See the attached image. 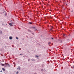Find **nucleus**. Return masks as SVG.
I'll return each instance as SVG.
<instances>
[{
  "label": "nucleus",
  "mask_w": 74,
  "mask_h": 74,
  "mask_svg": "<svg viewBox=\"0 0 74 74\" xmlns=\"http://www.w3.org/2000/svg\"><path fill=\"white\" fill-rule=\"evenodd\" d=\"M9 25H10V26H12V23H9Z\"/></svg>",
  "instance_id": "3"
},
{
  "label": "nucleus",
  "mask_w": 74,
  "mask_h": 74,
  "mask_svg": "<svg viewBox=\"0 0 74 74\" xmlns=\"http://www.w3.org/2000/svg\"><path fill=\"white\" fill-rule=\"evenodd\" d=\"M29 24H32V23L30 22H29Z\"/></svg>",
  "instance_id": "6"
},
{
  "label": "nucleus",
  "mask_w": 74,
  "mask_h": 74,
  "mask_svg": "<svg viewBox=\"0 0 74 74\" xmlns=\"http://www.w3.org/2000/svg\"><path fill=\"white\" fill-rule=\"evenodd\" d=\"M12 37L11 36H10L9 37V39H10V40H12Z\"/></svg>",
  "instance_id": "1"
},
{
  "label": "nucleus",
  "mask_w": 74,
  "mask_h": 74,
  "mask_svg": "<svg viewBox=\"0 0 74 74\" xmlns=\"http://www.w3.org/2000/svg\"><path fill=\"white\" fill-rule=\"evenodd\" d=\"M23 55L22 54H20V55Z\"/></svg>",
  "instance_id": "16"
},
{
  "label": "nucleus",
  "mask_w": 74,
  "mask_h": 74,
  "mask_svg": "<svg viewBox=\"0 0 74 74\" xmlns=\"http://www.w3.org/2000/svg\"><path fill=\"white\" fill-rule=\"evenodd\" d=\"M5 64H6V65H9V64H6V63H5Z\"/></svg>",
  "instance_id": "9"
},
{
  "label": "nucleus",
  "mask_w": 74,
  "mask_h": 74,
  "mask_svg": "<svg viewBox=\"0 0 74 74\" xmlns=\"http://www.w3.org/2000/svg\"><path fill=\"white\" fill-rule=\"evenodd\" d=\"M36 58H38V56H36Z\"/></svg>",
  "instance_id": "13"
},
{
  "label": "nucleus",
  "mask_w": 74,
  "mask_h": 74,
  "mask_svg": "<svg viewBox=\"0 0 74 74\" xmlns=\"http://www.w3.org/2000/svg\"><path fill=\"white\" fill-rule=\"evenodd\" d=\"M28 32H31V31H30V30H29V29H28Z\"/></svg>",
  "instance_id": "10"
},
{
  "label": "nucleus",
  "mask_w": 74,
  "mask_h": 74,
  "mask_svg": "<svg viewBox=\"0 0 74 74\" xmlns=\"http://www.w3.org/2000/svg\"><path fill=\"white\" fill-rule=\"evenodd\" d=\"M1 72H2V71H1Z\"/></svg>",
  "instance_id": "19"
},
{
  "label": "nucleus",
  "mask_w": 74,
  "mask_h": 74,
  "mask_svg": "<svg viewBox=\"0 0 74 74\" xmlns=\"http://www.w3.org/2000/svg\"><path fill=\"white\" fill-rule=\"evenodd\" d=\"M73 67H74V66H73Z\"/></svg>",
  "instance_id": "21"
},
{
  "label": "nucleus",
  "mask_w": 74,
  "mask_h": 74,
  "mask_svg": "<svg viewBox=\"0 0 74 74\" xmlns=\"http://www.w3.org/2000/svg\"><path fill=\"white\" fill-rule=\"evenodd\" d=\"M18 71H17L16 73V74H18Z\"/></svg>",
  "instance_id": "15"
},
{
  "label": "nucleus",
  "mask_w": 74,
  "mask_h": 74,
  "mask_svg": "<svg viewBox=\"0 0 74 74\" xmlns=\"http://www.w3.org/2000/svg\"><path fill=\"white\" fill-rule=\"evenodd\" d=\"M1 65L2 66H4V64H1Z\"/></svg>",
  "instance_id": "12"
},
{
  "label": "nucleus",
  "mask_w": 74,
  "mask_h": 74,
  "mask_svg": "<svg viewBox=\"0 0 74 74\" xmlns=\"http://www.w3.org/2000/svg\"><path fill=\"white\" fill-rule=\"evenodd\" d=\"M2 69V70H3V71H5V69H4L3 68Z\"/></svg>",
  "instance_id": "7"
},
{
  "label": "nucleus",
  "mask_w": 74,
  "mask_h": 74,
  "mask_svg": "<svg viewBox=\"0 0 74 74\" xmlns=\"http://www.w3.org/2000/svg\"><path fill=\"white\" fill-rule=\"evenodd\" d=\"M51 44V42H49V43H48V44H49V45H50V44Z\"/></svg>",
  "instance_id": "5"
},
{
  "label": "nucleus",
  "mask_w": 74,
  "mask_h": 74,
  "mask_svg": "<svg viewBox=\"0 0 74 74\" xmlns=\"http://www.w3.org/2000/svg\"><path fill=\"white\" fill-rule=\"evenodd\" d=\"M53 29V27H51V30H52Z\"/></svg>",
  "instance_id": "4"
},
{
  "label": "nucleus",
  "mask_w": 74,
  "mask_h": 74,
  "mask_svg": "<svg viewBox=\"0 0 74 74\" xmlns=\"http://www.w3.org/2000/svg\"><path fill=\"white\" fill-rule=\"evenodd\" d=\"M73 11H71V12H73Z\"/></svg>",
  "instance_id": "20"
},
{
  "label": "nucleus",
  "mask_w": 74,
  "mask_h": 74,
  "mask_svg": "<svg viewBox=\"0 0 74 74\" xmlns=\"http://www.w3.org/2000/svg\"><path fill=\"white\" fill-rule=\"evenodd\" d=\"M17 69L19 71L20 70V67H19V66H18V68H17Z\"/></svg>",
  "instance_id": "2"
},
{
  "label": "nucleus",
  "mask_w": 74,
  "mask_h": 74,
  "mask_svg": "<svg viewBox=\"0 0 74 74\" xmlns=\"http://www.w3.org/2000/svg\"><path fill=\"white\" fill-rule=\"evenodd\" d=\"M30 60H28V61H29Z\"/></svg>",
  "instance_id": "18"
},
{
  "label": "nucleus",
  "mask_w": 74,
  "mask_h": 74,
  "mask_svg": "<svg viewBox=\"0 0 74 74\" xmlns=\"http://www.w3.org/2000/svg\"><path fill=\"white\" fill-rule=\"evenodd\" d=\"M40 4H41V2H40Z\"/></svg>",
  "instance_id": "17"
},
{
  "label": "nucleus",
  "mask_w": 74,
  "mask_h": 74,
  "mask_svg": "<svg viewBox=\"0 0 74 74\" xmlns=\"http://www.w3.org/2000/svg\"><path fill=\"white\" fill-rule=\"evenodd\" d=\"M0 34H2V31H0Z\"/></svg>",
  "instance_id": "8"
},
{
  "label": "nucleus",
  "mask_w": 74,
  "mask_h": 74,
  "mask_svg": "<svg viewBox=\"0 0 74 74\" xmlns=\"http://www.w3.org/2000/svg\"><path fill=\"white\" fill-rule=\"evenodd\" d=\"M51 39H52V40H53V38H52Z\"/></svg>",
  "instance_id": "14"
},
{
  "label": "nucleus",
  "mask_w": 74,
  "mask_h": 74,
  "mask_svg": "<svg viewBox=\"0 0 74 74\" xmlns=\"http://www.w3.org/2000/svg\"><path fill=\"white\" fill-rule=\"evenodd\" d=\"M16 39H17V40H18V37H16Z\"/></svg>",
  "instance_id": "11"
}]
</instances>
